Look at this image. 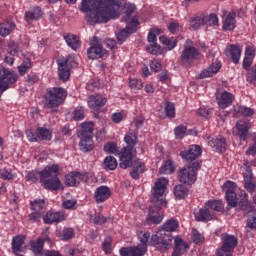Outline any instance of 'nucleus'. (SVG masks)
Instances as JSON below:
<instances>
[{"mask_svg":"<svg viewBox=\"0 0 256 256\" xmlns=\"http://www.w3.org/2000/svg\"><path fill=\"white\" fill-rule=\"evenodd\" d=\"M79 10L86 13L85 21L88 25L108 23L118 17L113 0H82Z\"/></svg>","mask_w":256,"mask_h":256,"instance_id":"1","label":"nucleus"},{"mask_svg":"<svg viewBox=\"0 0 256 256\" xmlns=\"http://www.w3.org/2000/svg\"><path fill=\"white\" fill-rule=\"evenodd\" d=\"M167 185H169V180L159 178L152 188V206L149 208L148 219L155 225L163 221V212L160 209L167 207V201L163 199Z\"/></svg>","mask_w":256,"mask_h":256,"instance_id":"2","label":"nucleus"},{"mask_svg":"<svg viewBox=\"0 0 256 256\" xmlns=\"http://www.w3.org/2000/svg\"><path fill=\"white\" fill-rule=\"evenodd\" d=\"M61 174L59 170V165L53 164L46 166L41 172L30 171L27 173V181L31 183H37L40 179L44 189H50L51 191H59L63 189V183L59 179Z\"/></svg>","mask_w":256,"mask_h":256,"instance_id":"3","label":"nucleus"},{"mask_svg":"<svg viewBox=\"0 0 256 256\" xmlns=\"http://www.w3.org/2000/svg\"><path fill=\"white\" fill-rule=\"evenodd\" d=\"M136 9L137 8L135 7V5H130L125 11V16L122 21H125V23L127 24L126 28L122 29L117 34V41L120 45L127 40V37H129V35L137 31V27L139 26V18H137Z\"/></svg>","mask_w":256,"mask_h":256,"instance_id":"4","label":"nucleus"},{"mask_svg":"<svg viewBox=\"0 0 256 256\" xmlns=\"http://www.w3.org/2000/svg\"><path fill=\"white\" fill-rule=\"evenodd\" d=\"M126 146L120 155V167L121 169H127L131 159H133V153H135V145H137V135L133 132H128L124 137Z\"/></svg>","mask_w":256,"mask_h":256,"instance_id":"5","label":"nucleus"},{"mask_svg":"<svg viewBox=\"0 0 256 256\" xmlns=\"http://www.w3.org/2000/svg\"><path fill=\"white\" fill-rule=\"evenodd\" d=\"M67 97V91L61 87L50 88L47 90L45 95L44 107L47 109H53L54 107H59L63 103V99Z\"/></svg>","mask_w":256,"mask_h":256,"instance_id":"6","label":"nucleus"},{"mask_svg":"<svg viewBox=\"0 0 256 256\" xmlns=\"http://www.w3.org/2000/svg\"><path fill=\"white\" fill-rule=\"evenodd\" d=\"M201 58V53L197 48L193 47V41L186 40L184 49L180 56L182 65H193L197 59Z\"/></svg>","mask_w":256,"mask_h":256,"instance_id":"7","label":"nucleus"},{"mask_svg":"<svg viewBox=\"0 0 256 256\" xmlns=\"http://www.w3.org/2000/svg\"><path fill=\"white\" fill-rule=\"evenodd\" d=\"M201 169L200 162H194L192 165L185 166L179 172L180 183H185L186 185H193L197 181V171Z\"/></svg>","mask_w":256,"mask_h":256,"instance_id":"8","label":"nucleus"},{"mask_svg":"<svg viewBox=\"0 0 256 256\" xmlns=\"http://www.w3.org/2000/svg\"><path fill=\"white\" fill-rule=\"evenodd\" d=\"M222 246L217 251L218 256H233V251L237 247L239 241L237 237L231 234H222L221 235Z\"/></svg>","mask_w":256,"mask_h":256,"instance_id":"9","label":"nucleus"},{"mask_svg":"<svg viewBox=\"0 0 256 256\" xmlns=\"http://www.w3.org/2000/svg\"><path fill=\"white\" fill-rule=\"evenodd\" d=\"M19 76L15 72L0 65V97L9 89V85L17 83Z\"/></svg>","mask_w":256,"mask_h":256,"instance_id":"10","label":"nucleus"},{"mask_svg":"<svg viewBox=\"0 0 256 256\" xmlns=\"http://www.w3.org/2000/svg\"><path fill=\"white\" fill-rule=\"evenodd\" d=\"M201 153H203L201 146L191 145L189 149L180 152V156L187 165H193L194 163H199L197 158L201 157Z\"/></svg>","mask_w":256,"mask_h":256,"instance_id":"11","label":"nucleus"},{"mask_svg":"<svg viewBox=\"0 0 256 256\" xmlns=\"http://www.w3.org/2000/svg\"><path fill=\"white\" fill-rule=\"evenodd\" d=\"M243 177H244V189L248 191V193L256 192L255 181L253 180V172L251 171V165H249V161H245L244 163Z\"/></svg>","mask_w":256,"mask_h":256,"instance_id":"12","label":"nucleus"},{"mask_svg":"<svg viewBox=\"0 0 256 256\" xmlns=\"http://www.w3.org/2000/svg\"><path fill=\"white\" fill-rule=\"evenodd\" d=\"M147 253V245L138 244L134 247H122L120 249L121 256H145Z\"/></svg>","mask_w":256,"mask_h":256,"instance_id":"13","label":"nucleus"},{"mask_svg":"<svg viewBox=\"0 0 256 256\" xmlns=\"http://www.w3.org/2000/svg\"><path fill=\"white\" fill-rule=\"evenodd\" d=\"M235 187H237V185L231 181H227L224 184V188L226 189L225 197L229 207H237V193L233 190Z\"/></svg>","mask_w":256,"mask_h":256,"instance_id":"14","label":"nucleus"},{"mask_svg":"<svg viewBox=\"0 0 256 256\" xmlns=\"http://www.w3.org/2000/svg\"><path fill=\"white\" fill-rule=\"evenodd\" d=\"M69 58H60L57 60L58 75L62 81H67L71 73L69 72Z\"/></svg>","mask_w":256,"mask_h":256,"instance_id":"15","label":"nucleus"},{"mask_svg":"<svg viewBox=\"0 0 256 256\" xmlns=\"http://www.w3.org/2000/svg\"><path fill=\"white\" fill-rule=\"evenodd\" d=\"M107 104V98L101 96V94L92 95L88 99V107L92 109V111H99L101 107H105Z\"/></svg>","mask_w":256,"mask_h":256,"instance_id":"16","label":"nucleus"},{"mask_svg":"<svg viewBox=\"0 0 256 256\" xmlns=\"http://www.w3.org/2000/svg\"><path fill=\"white\" fill-rule=\"evenodd\" d=\"M111 197V189L107 186H100L95 190L94 199L96 203H105Z\"/></svg>","mask_w":256,"mask_h":256,"instance_id":"17","label":"nucleus"},{"mask_svg":"<svg viewBox=\"0 0 256 256\" xmlns=\"http://www.w3.org/2000/svg\"><path fill=\"white\" fill-rule=\"evenodd\" d=\"M66 215L64 212H47L44 216L43 220L44 223L51 225L52 223H61L62 221H65Z\"/></svg>","mask_w":256,"mask_h":256,"instance_id":"18","label":"nucleus"},{"mask_svg":"<svg viewBox=\"0 0 256 256\" xmlns=\"http://www.w3.org/2000/svg\"><path fill=\"white\" fill-rule=\"evenodd\" d=\"M236 129L238 131V137L241 141H247L249 137V130L251 129V122L238 121L236 123Z\"/></svg>","mask_w":256,"mask_h":256,"instance_id":"19","label":"nucleus"},{"mask_svg":"<svg viewBox=\"0 0 256 256\" xmlns=\"http://www.w3.org/2000/svg\"><path fill=\"white\" fill-rule=\"evenodd\" d=\"M106 53H107V50L104 49L103 46H101V44L91 46L87 50L88 59H92V60L101 59V57H104Z\"/></svg>","mask_w":256,"mask_h":256,"instance_id":"20","label":"nucleus"},{"mask_svg":"<svg viewBox=\"0 0 256 256\" xmlns=\"http://www.w3.org/2000/svg\"><path fill=\"white\" fill-rule=\"evenodd\" d=\"M220 69H221V62L216 60L207 69L203 70L199 74V78L207 79V77H213L214 75H216V73H219Z\"/></svg>","mask_w":256,"mask_h":256,"instance_id":"21","label":"nucleus"},{"mask_svg":"<svg viewBox=\"0 0 256 256\" xmlns=\"http://www.w3.org/2000/svg\"><path fill=\"white\" fill-rule=\"evenodd\" d=\"M187 249H189V243L183 241L179 236L174 239V251L172 254L182 256L187 253Z\"/></svg>","mask_w":256,"mask_h":256,"instance_id":"22","label":"nucleus"},{"mask_svg":"<svg viewBox=\"0 0 256 256\" xmlns=\"http://www.w3.org/2000/svg\"><path fill=\"white\" fill-rule=\"evenodd\" d=\"M208 144L212 149L218 151V153H223L227 149V142L223 136L212 138L209 140Z\"/></svg>","mask_w":256,"mask_h":256,"instance_id":"23","label":"nucleus"},{"mask_svg":"<svg viewBox=\"0 0 256 256\" xmlns=\"http://www.w3.org/2000/svg\"><path fill=\"white\" fill-rule=\"evenodd\" d=\"M148 43H150V46L147 48L148 53L151 55H159L161 53V47L157 45V36L153 32L148 34Z\"/></svg>","mask_w":256,"mask_h":256,"instance_id":"24","label":"nucleus"},{"mask_svg":"<svg viewBox=\"0 0 256 256\" xmlns=\"http://www.w3.org/2000/svg\"><path fill=\"white\" fill-rule=\"evenodd\" d=\"M43 17V11L40 7H34L29 11H26L24 14V19L27 23H31V21H37Z\"/></svg>","mask_w":256,"mask_h":256,"instance_id":"25","label":"nucleus"},{"mask_svg":"<svg viewBox=\"0 0 256 256\" xmlns=\"http://www.w3.org/2000/svg\"><path fill=\"white\" fill-rule=\"evenodd\" d=\"M226 55L230 57L232 63H235V65H237V63H239V60L241 59V47L237 45H231L227 49Z\"/></svg>","mask_w":256,"mask_h":256,"instance_id":"26","label":"nucleus"},{"mask_svg":"<svg viewBox=\"0 0 256 256\" xmlns=\"http://www.w3.org/2000/svg\"><path fill=\"white\" fill-rule=\"evenodd\" d=\"M83 176L79 172H72L65 176V184L67 187H75L78 183H81Z\"/></svg>","mask_w":256,"mask_h":256,"instance_id":"27","label":"nucleus"},{"mask_svg":"<svg viewBox=\"0 0 256 256\" xmlns=\"http://www.w3.org/2000/svg\"><path fill=\"white\" fill-rule=\"evenodd\" d=\"M217 99L219 107H221L222 109H226V107H229L233 103L234 97L233 94L224 91L220 94V97H218Z\"/></svg>","mask_w":256,"mask_h":256,"instance_id":"28","label":"nucleus"},{"mask_svg":"<svg viewBox=\"0 0 256 256\" xmlns=\"http://www.w3.org/2000/svg\"><path fill=\"white\" fill-rule=\"evenodd\" d=\"M196 221H211L213 219V212L209 208H201L198 212L194 213Z\"/></svg>","mask_w":256,"mask_h":256,"instance_id":"29","label":"nucleus"},{"mask_svg":"<svg viewBox=\"0 0 256 256\" xmlns=\"http://www.w3.org/2000/svg\"><path fill=\"white\" fill-rule=\"evenodd\" d=\"M12 249L13 253H21V251H25V236L19 235L14 237L12 240Z\"/></svg>","mask_w":256,"mask_h":256,"instance_id":"30","label":"nucleus"},{"mask_svg":"<svg viewBox=\"0 0 256 256\" xmlns=\"http://www.w3.org/2000/svg\"><path fill=\"white\" fill-rule=\"evenodd\" d=\"M78 137H90L93 138V122H85L81 124L80 130L78 131Z\"/></svg>","mask_w":256,"mask_h":256,"instance_id":"31","label":"nucleus"},{"mask_svg":"<svg viewBox=\"0 0 256 256\" xmlns=\"http://www.w3.org/2000/svg\"><path fill=\"white\" fill-rule=\"evenodd\" d=\"M235 17L237 14L235 12H230L223 22L224 31H233L236 27Z\"/></svg>","mask_w":256,"mask_h":256,"instance_id":"32","label":"nucleus"},{"mask_svg":"<svg viewBox=\"0 0 256 256\" xmlns=\"http://www.w3.org/2000/svg\"><path fill=\"white\" fill-rule=\"evenodd\" d=\"M80 139V151H83L84 153H88V151H93L94 144H93V138L90 137H79Z\"/></svg>","mask_w":256,"mask_h":256,"instance_id":"33","label":"nucleus"},{"mask_svg":"<svg viewBox=\"0 0 256 256\" xmlns=\"http://www.w3.org/2000/svg\"><path fill=\"white\" fill-rule=\"evenodd\" d=\"M14 29H15V22L13 21H6L3 23H0L1 37H7V35H10Z\"/></svg>","mask_w":256,"mask_h":256,"instance_id":"34","label":"nucleus"},{"mask_svg":"<svg viewBox=\"0 0 256 256\" xmlns=\"http://www.w3.org/2000/svg\"><path fill=\"white\" fill-rule=\"evenodd\" d=\"M160 245L163 249H169L173 246V235L170 232L162 231V237L160 240Z\"/></svg>","mask_w":256,"mask_h":256,"instance_id":"35","label":"nucleus"},{"mask_svg":"<svg viewBox=\"0 0 256 256\" xmlns=\"http://www.w3.org/2000/svg\"><path fill=\"white\" fill-rule=\"evenodd\" d=\"M44 245L45 241L41 238H38L36 241L30 242V249L34 253V255H41Z\"/></svg>","mask_w":256,"mask_h":256,"instance_id":"36","label":"nucleus"},{"mask_svg":"<svg viewBox=\"0 0 256 256\" xmlns=\"http://www.w3.org/2000/svg\"><path fill=\"white\" fill-rule=\"evenodd\" d=\"M36 133L38 134V141H51L53 138V133L47 128L38 127Z\"/></svg>","mask_w":256,"mask_h":256,"instance_id":"37","label":"nucleus"},{"mask_svg":"<svg viewBox=\"0 0 256 256\" xmlns=\"http://www.w3.org/2000/svg\"><path fill=\"white\" fill-rule=\"evenodd\" d=\"M64 40L67 43L68 47L73 49L74 51H77L79 49L80 44H79V38L73 34H68L64 36Z\"/></svg>","mask_w":256,"mask_h":256,"instance_id":"38","label":"nucleus"},{"mask_svg":"<svg viewBox=\"0 0 256 256\" xmlns=\"http://www.w3.org/2000/svg\"><path fill=\"white\" fill-rule=\"evenodd\" d=\"M174 195L176 199H185L189 195V189L185 185L179 184L174 187Z\"/></svg>","mask_w":256,"mask_h":256,"instance_id":"39","label":"nucleus"},{"mask_svg":"<svg viewBox=\"0 0 256 256\" xmlns=\"http://www.w3.org/2000/svg\"><path fill=\"white\" fill-rule=\"evenodd\" d=\"M179 228V222L174 219L167 220L163 226L162 231H165L166 233H172L173 231H177Z\"/></svg>","mask_w":256,"mask_h":256,"instance_id":"40","label":"nucleus"},{"mask_svg":"<svg viewBox=\"0 0 256 256\" xmlns=\"http://www.w3.org/2000/svg\"><path fill=\"white\" fill-rule=\"evenodd\" d=\"M202 19L204 25H207L208 27H215V25H219V18L217 17V14H210L208 16L202 14Z\"/></svg>","mask_w":256,"mask_h":256,"instance_id":"41","label":"nucleus"},{"mask_svg":"<svg viewBox=\"0 0 256 256\" xmlns=\"http://www.w3.org/2000/svg\"><path fill=\"white\" fill-rule=\"evenodd\" d=\"M201 25H204L203 14L196 15L191 18L190 27L193 31H197V29H201Z\"/></svg>","mask_w":256,"mask_h":256,"instance_id":"42","label":"nucleus"},{"mask_svg":"<svg viewBox=\"0 0 256 256\" xmlns=\"http://www.w3.org/2000/svg\"><path fill=\"white\" fill-rule=\"evenodd\" d=\"M160 43H162L163 45H165V47H167V49H169V51H171V49H175L177 47V39L175 38H167L166 36H160Z\"/></svg>","mask_w":256,"mask_h":256,"instance_id":"43","label":"nucleus"},{"mask_svg":"<svg viewBox=\"0 0 256 256\" xmlns=\"http://www.w3.org/2000/svg\"><path fill=\"white\" fill-rule=\"evenodd\" d=\"M175 171V166L171 160H167L159 169L160 175H171Z\"/></svg>","mask_w":256,"mask_h":256,"instance_id":"44","label":"nucleus"},{"mask_svg":"<svg viewBox=\"0 0 256 256\" xmlns=\"http://www.w3.org/2000/svg\"><path fill=\"white\" fill-rule=\"evenodd\" d=\"M59 237L62 241H71L75 237V230L73 228H64Z\"/></svg>","mask_w":256,"mask_h":256,"instance_id":"45","label":"nucleus"},{"mask_svg":"<svg viewBox=\"0 0 256 256\" xmlns=\"http://www.w3.org/2000/svg\"><path fill=\"white\" fill-rule=\"evenodd\" d=\"M104 169L115 171L117 169V159L113 156H107L104 159Z\"/></svg>","mask_w":256,"mask_h":256,"instance_id":"46","label":"nucleus"},{"mask_svg":"<svg viewBox=\"0 0 256 256\" xmlns=\"http://www.w3.org/2000/svg\"><path fill=\"white\" fill-rule=\"evenodd\" d=\"M238 206L241 211H247L249 209V197L245 191H242L240 194Z\"/></svg>","mask_w":256,"mask_h":256,"instance_id":"47","label":"nucleus"},{"mask_svg":"<svg viewBox=\"0 0 256 256\" xmlns=\"http://www.w3.org/2000/svg\"><path fill=\"white\" fill-rule=\"evenodd\" d=\"M15 177H17V175L15 173H13V171L11 169L3 168L0 170V178L3 181H11V180L15 179Z\"/></svg>","mask_w":256,"mask_h":256,"instance_id":"48","label":"nucleus"},{"mask_svg":"<svg viewBox=\"0 0 256 256\" xmlns=\"http://www.w3.org/2000/svg\"><path fill=\"white\" fill-rule=\"evenodd\" d=\"M128 167H133V169L135 171H139V173L145 172V164L143 162H141V160H139V159L134 160V161H133V159H131L127 168Z\"/></svg>","mask_w":256,"mask_h":256,"instance_id":"49","label":"nucleus"},{"mask_svg":"<svg viewBox=\"0 0 256 256\" xmlns=\"http://www.w3.org/2000/svg\"><path fill=\"white\" fill-rule=\"evenodd\" d=\"M206 207L213 209V211H221L223 209V202L221 200H209L206 202Z\"/></svg>","mask_w":256,"mask_h":256,"instance_id":"50","label":"nucleus"},{"mask_svg":"<svg viewBox=\"0 0 256 256\" xmlns=\"http://www.w3.org/2000/svg\"><path fill=\"white\" fill-rule=\"evenodd\" d=\"M45 207H46V204H45V200L43 199L34 200L31 202L32 211H38L39 213H41L42 209H45Z\"/></svg>","mask_w":256,"mask_h":256,"instance_id":"51","label":"nucleus"},{"mask_svg":"<svg viewBox=\"0 0 256 256\" xmlns=\"http://www.w3.org/2000/svg\"><path fill=\"white\" fill-rule=\"evenodd\" d=\"M235 111L237 113H240V115H243V117H253L255 111L251 108L245 107V106H238Z\"/></svg>","mask_w":256,"mask_h":256,"instance_id":"52","label":"nucleus"},{"mask_svg":"<svg viewBox=\"0 0 256 256\" xmlns=\"http://www.w3.org/2000/svg\"><path fill=\"white\" fill-rule=\"evenodd\" d=\"M104 151L110 155H119V148H117V144L115 143H108L104 145Z\"/></svg>","mask_w":256,"mask_h":256,"instance_id":"53","label":"nucleus"},{"mask_svg":"<svg viewBox=\"0 0 256 256\" xmlns=\"http://www.w3.org/2000/svg\"><path fill=\"white\" fill-rule=\"evenodd\" d=\"M165 114L167 117H169L170 119L175 118V104L171 103V102H166L165 105Z\"/></svg>","mask_w":256,"mask_h":256,"instance_id":"54","label":"nucleus"},{"mask_svg":"<svg viewBox=\"0 0 256 256\" xmlns=\"http://www.w3.org/2000/svg\"><path fill=\"white\" fill-rule=\"evenodd\" d=\"M192 241L195 245H199V243H203V241H205V238L201 233H199V231L192 229Z\"/></svg>","mask_w":256,"mask_h":256,"instance_id":"55","label":"nucleus"},{"mask_svg":"<svg viewBox=\"0 0 256 256\" xmlns=\"http://www.w3.org/2000/svg\"><path fill=\"white\" fill-rule=\"evenodd\" d=\"M113 243V240L111 237H106L104 242L102 243V249L106 255H109L111 253V245Z\"/></svg>","mask_w":256,"mask_h":256,"instance_id":"56","label":"nucleus"},{"mask_svg":"<svg viewBox=\"0 0 256 256\" xmlns=\"http://www.w3.org/2000/svg\"><path fill=\"white\" fill-rule=\"evenodd\" d=\"M31 69V60L24 61L19 67L18 71L20 75H25Z\"/></svg>","mask_w":256,"mask_h":256,"instance_id":"57","label":"nucleus"},{"mask_svg":"<svg viewBox=\"0 0 256 256\" xmlns=\"http://www.w3.org/2000/svg\"><path fill=\"white\" fill-rule=\"evenodd\" d=\"M129 87L135 91H139V89H143V81L139 79H130Z\"/></svg>","mask_w":256,"mask_h":256,"instance_id":"58","label":"nucleus"},{"mask_svg":"<svg viewBox=\"0 0 256 256\" xmlns=\"http://www.w3.org/2000/svg\"><path fill=\"white\" fill-rule=\"evenodd\" d=\"M74 121H82L85 119V110L83 108H76L73 112Z\"/></svg>","mask_w":256,"mask_h":256,"instance_id":"59","label":"nucleus"},{"mask_svg":"<svg viewBox=\"0 0 256 256\" xmlns=\"http://www.w3.org/2000/svg\"><path fill=\"white\" fill-rule=\"evenodd\" d=\"M182 29L183 27L177 22H171L168 25V31H170V33H173V35H175L176 33H179V31H181Z\"/></svg>","mask_w":256,"mask_h":256,"instance_id":"60","label":"nucleus"},{"mask_svg":"<svg viewBox=\"0 0 256 256\" xmlns=\"http://www.w3.org/2000/svg\"><path fill=\"white\" fill-rule=\"evenodd\" d=\"M151 234L149 232H139L138 238L140 239V245H147Z\"/></svg>","mask_w":256,"mask_h":256,"instance_id":"61","label":"nucleus"},{"mask_svg":"<svg viewBox=\"0 0 256 256\" xmlns=\"http://www.w3.org/2000/svg\"><path fill=\"white\" fill-rule=\"evenodd\" d=\"M93 222L95 223V225H104V223H107V218L103 216V214L98 213L95 214Z\"/></svg>","mask_w":256,"mask_h":256,"instance_id":"62","label":"nucleus"},{"mask_svg":"<svg viewBox=\"0 0 256 256\" xmlns=\"http://www.w3.org/2000/svg\"><path fill=\"white\" fill-rule=\"evenodd\" d=\"M185 133H187V127L178 126L175 128L176 139H183Z\"/></svg>","mask_w":256,"mask_h":256,"instance_id":"63","label":"nucleus"},{"mask_svg":"<svg viewBox=\"0 0 256 256\" xmlns=\"http://www.w3.org/2000/svg\"><path fill=\"white\" fill-rule=\"evenodd\" d=\"M161 237H162V230L157 234L152 235L150 243L155 247V245H161Z\"/></svg>","mask_w":256,"mask_h":256,"instance_id":"64","label":"nucleus"}]
</instances>
